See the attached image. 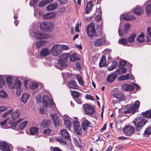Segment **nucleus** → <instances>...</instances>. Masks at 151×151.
<instances>
[{
  "mask_svg": "<svg viewBox=\"0 0 151 151\" xmlns=\"http://www.w3.org/2000/svg\"><path fill=\"white\" fill-rule=\"evenodd\" d=\"M118 63L117 61H114L112 62L111 65L109 67L108 69L109 70H112L116 67Z\"/></svg>",
  "mask_w": 151,
  "mask_h": 151,
  "instance_id": "obj_39",
  "label": "nucleus"
},
{
  "mask_svg": "<svg viewBox=\"0 0 151 151\" xmlns=\"http://www.w3.org/2000/svg\"><path fill=\"white\" fill-rule=\"evenodd\" d=\"M146 122L147 121L145 120L144 117L137 116L133 122L136 127V131H140Z\"/></svg>",
  "mask_w": 151,
  "mask_h": 151,
  "instance_id": "obj_1",
  "label": "nucleus"
},
{
  "mask_svg": "<svg viewBox=\"0 0 151 151\" xmlns=\"http://www.w3.org/2000/svg\"><path fill=\"white\" fill-rule=\"evenodd\" d=\"M29 95L27 93H23L20 99L21 101L24 103H26L29 98Z\"/></svg>",
  "mask_w": 151,
  "mask_h": 151,
  "instance_id": "obj_23",
  "label": "nucleus"
},
{
  "mask_svg": "<svg viewBox=\"0 0 151 151\" xmlns=\"http://www.w3.org/2000/svg\"><path fill=\"white\" fill-rule=\"evenodd\" d=\"M50 53V51L47 48L42 49L40 51V55L41 57H45L49 55Z\"/></svg>",
  "mask_w": 151,
  "mask_h": 151,
  "instance_id": "obj_19",
  "label": "nucleus"
},
{
  "mask_svg": "<svg viewBox=\"0 0 151 151\" xmlns=\"http://www.w3.org/2000/svg\"><path fill=\"white\" fill-rule=\"evenodd\" d=\"M137 40L139 42H143L144 40V34L141 33V34L137 37Z\"/></svg>",
  "mask_w": 151,
  "mask_h": 151,
  "instance_id": "obj_48",
  "label": "nucleus"
},
{
  "mask_svg": "<svg viewBox=\"0 0 151 151\" xmlns=\"http://www.w3.org/2000/svg\"><path fill=\"white\" fill-rule=\"evenodd\" d=\"M46 41H40L37 42L36 43L37 46L38 48H40L41 47L44 45L45 44Z\"/></svg>",
  "mask_w": 151,
  "mask_h": 151,
  "instance_id": "obj_47",
  "label": "nucleus"
},
{
  "mask_svg": "<svg viewBox=\"0 0 151 151\" xmlns=\"http://www.w3.org/2000/svg\"><path fill=\"white\" fill-rule=\"evenodd\" d=\"M6 80L9 88L12 87V84L13 83H12L13 79L10 76L7 77L6 78Z\"/></svg>",
  "mask_w": 151,
  "mask_h": 151,
  "instance_id": "obj_43",
  "label": "nucleus"
},
{
  "mask_svg": "<svg viewBox=\"0 0 151 151\" xmlns=\"http://www.w3.org/2000/svg\"><path fill=\"white\" fill-rule=\"evenodd\" d=\"M7 96V94L3 90H0V97L5 98Z\"/></svg>",
  "mask_w": 151,
  "mask_h": 151,
  "instance_id": "obj_51",
  "label": "nucleus"
},
{
  "mask_svg": "<svg viewBox=\"0 0 151 151\" xmlns=\"http://www.w3.org/2000/svg\"><path fill=\"white\" fill-rule=\"evenodd\" d=\"M119 43L120 44H122L123 45L125 46H129V45H128L127 39L126 38H122L119 39Z\"/></svg>",
  "mask_w": 151,
  "mask_h": 151,
  "instance_id": "obj_33",
  "label": "nucleus"
},
{
  "mask_svg": "<svg viewBox=\"0 0 151 151\" xmlns=\"http://www.w3.org/2000/svg\"><path fill=\"white\" fill-rule=\"evenodd\" d=\"M61 47V50H67L68 49V47L67 45H60Z\"/></svg>",
  "mask_w": 151,
  "mask_h": 151,
  "instance_id": "obj_62",
  "label": "nucleus"
},
{
  "mask_svg": "<svg viewBox=\"0 0 151 151\" xmlns=\"http://www.w3.org/2000/svg\"><path fill=\"white\" fill-rule=\"evenodd\" d=\"M126 64L127 65L126 63V61L124 60H122L120 61L118 66H123Z\"/></svg>",
  "mask_w": 151,
  "mask_h": 151,
  "instance_id": "obj_60",
  "label": "nucleus"
},
{
  "mask_svg": "<svg viewBox=\"0 0 151 151\" xmlns=\"http://www.w3.org/2000/svg\"><path fill=\"white\" fill-rule=\"evenodd\" d=\"M106 63V58L105 56L103 55L101 58L100 59L99 63V66L101 67H103L105 66Z\"/></svg>",
  "mask_w": 151,
  "mask_h": 151,
  "instance_id": "obj_35",
  "label": "nucleus"
},
{
  "mask_svg": "<svg viewBox=\"0 0 151 151\" xmlns=\"http://www.w3.org/2000/svg\"><path fill=\"white\" fill-rule=\"evenodd\" d=\"M93 6V5L92 2L91 1H89L87 3L85 9H92Z\"/></svg>",
  "mask_w": 151,
  "mask_h": 151,
  "instance_id": "obj_46",
  "label": "nucleus"
},
{
  "mask_svg": "<svg viewBox=\"0 0 151 151\" xmlns=\"http://www.w3.org/2000/svg\"><path fill=\"white\" fill-rule=\"evenodd\" d=\"M103 23L101 22L100 24H98L96 26V30L99 32H101L102 29Z\"/></svg>",
  "mask_w": 151,
  "mask_h": 151,
  "instance_id": "obj_55",
  "label": "nucleus"
},
{
  "mask_svg": "<svg viewBox=\"0 0 151 151\" xmlns=\"http://www.w3.org/2000/svg\"><path fill=\"white\" fill-rule=\"evenodd\" d=\"M133 13L137 16H139L142 14L144 11L143 10H133Z\"/></svg>",
  "mask_w": 151,
  "mask_h": 151,
  "instance_id": "obj_54",
  "label": "nucleus"
},
{
  "mask_svg": "<svg viewBox=\"0 0 151 151\" xmlns=\"http://www.w3.org/2000/svg\"><path fill=\"white\" fill-rule=\"evenodd\" d=\"M102 13L101 10H96L95 14L96 16L95 17V19L96 22H99L100 21L101 19Z\"/></svg>",
  "mask_w": 151,
  "mask_h": 151,
  "instance_id": "obj_21",
  "label": "nucleus"
},
{
  "mask_svg": "<svg viewBox=\"0 0 151 151\" xmlns=\"http://www.w3.org/2000/svg\"><path fill=\"white\" fill-rule=\"evenodd\" d=\"M51 120L45 119L43 120L41 123V125L43 127H48L50 124Z\"/></svg>",
  "mask_w": 151,
  "mask_h": 151,
  "instance_id": "obj_29",
  "label": "nucleus"
},
{
  "mask_svg": "<svg viewBox=\"0 0 151 151\" xmlns=\"http://www.w3.org/2000/svg\"><path fill=\"white\" fill-rule=\"evenodd\" d=\"M144 134L145 135H150L151 134V127H148L145 131Z\"/></svg>",
  "mask_w": 151,
  "mask_h": 151,
  "instance_id": "obj_50",
  "label": "nucleus"
},
{
  "mask_svg": "<svg viewBox=\"0 0 151 151\" xmlns=\"http://www.w3.org/2000/svg\"><path fill=\"white\" fill-rule=\"evenodd\" d=\"M83 106L86 114L91 116L94 113L95 110L91 105L86 104Z\"/></svg>",
  "mask_w": 151,
  "mask_h": 151,
  "instance_id": "obj_7",
  "label": "nucleus"
},
{
  "mask_svg": "<svg viewBox=\"0 0 151 151\" xmlns=\"http://www.w3.org/2000/svg\"><path fill=\"white\" fill-rule=\"evenodd\" d=\"M44 19H50L53 18L55 16V14L53 12L46 13L42 15Z\"/></svg>",
  "mask_w": 151,
  "mask_h": 151,
  "instance_id": "obj_22",
  "label": "nucleus"
},
{
  "mask_svg": "<svg viewBox=\"0 0 151 151\" xmlns=\"http://www.w3.org/2000/svg\"><path fill=\"white\" fill-rule=\"evenodd\" d=\"M19 115V111H15L11 114V117L13 120L14 121L17 119Z\"/></svg>",
  "mask_w": 151,
  "mask_h": 151,
  "instance_id": "obj_34",
  "label": "nucleus"
},
{
  "mask_svg": "<svg viewBox=\"0 0 151 151\" xmlns=\"http://www.w3.org/2000/svg\"><path fill=\"white\" fill-rule=\"evenodd\" d=\"M113 96L120 101H123L124 99V95L122 93H114Z\"/></svg>",
  "mask_w": 151,
  "mask_h": 151,
  "instance_id": "obj_25",
  "label": "nucleus"
},
{
  "mask_svg": "<svg viewBox=\"0 0 151 151\" xmlns=\"http://www.w3.org/2000/svg\"><path fill=\"white\" fill-rule=\"evenodd\" d=\"M57 141L62 145H66L67 142L65 139H63L61 137H58L56 138Z\"/></svg>",
  "mask_w": 151,
  "mask_h": 151,
  "instance_id": "obj_37",
  "label": "nucleus"
},
{
  "mask_svg": "<svg viewBox=\"0 0 151 151\" xmlns=\"http://www.w3.org/2000/svg\"><path fill=\"white\" fill-rule=\"evenodd\" d=\"M85 98L87 99L94 100L93 97L91 95L87 94L86 95Z\"/></svg>",
  "mask_w": 151,
  "mask_h": 151,
  "instance_id": "obj_59",
  "label": "nucleus"
},
{
  "mask_svg": "<svg viewBox=\"0 0 151 151\" xmlns=\"http://www.w3.org/2000/svg\"><path fill=\"white\" fill-rule=\"evenodd\" d=\"M136 111L135 110L134 107L132 106H130L127 108V110L124 111V114H134Z\"/></svg>",
  "mask_w": 151,
  "mask_h": 151,
  "instance_id": "obj_24",
  "label": "nucleus"
},
{
  "mask_svg": "<svg viewBox=\"0 0 151 151\" xmlns=\"http://www.w3.org/2000/svg\"><path fill=\"white\" fill-rule=\"evenodd\" d=\"M130 28V24L129 23H126L124 24V29L125 31L127 32L128 30H129Z\"/></svg>",
  "mask_w": 151,
  "mask_h": 151,
  "instance_id": "obj_57",
  "label": "nucleus"
},
{
  "mask_svg": "<svg viewBox=\"0 0 151 151\" xmlns=\"http://www.w3.org/2000/svg\"><path fill=\"white\" fill-rule=\"evenodd\" d=\"M34 36L37 39H44L47 38V35L40 32H36L34 33Z\"/></svg>",
  "mask_w": 151,
  "mask_h": 151,
  "instance_id": "obj_10",
  "label": "nucleus"
},
{
  "mask_svg": "<svg viewBox=\"0 0 151 151\" xmlns=\"http://www.w3.org/2000/svg\"><path fill=\"white\" fill-rule=\"evenodd\" d=\"M134 131V128L130 126L125 127L123 129V132L127 136H129L133 134Z\"/></svg>",
  "mask_w": 151,
  "mask_h": 151,
  "instance_id": "obj_8",
  "label": "nucleus"
},
{
  "mask_svg": "<svg viewBox=\"0 0 151 151\" xmlns=\"http://www.w3.org/2000/svg\"><path fill=\"white\" fill-rule=\"evenodd\" d=\"M69 87L70 88L76 89V83L74 80H71L69 83Z\"/></svg>",
  "mask_w": 151,
  "mask_h": 151,
  "instance_id": "obj_44",
  "label": "nucleus"
},
{
  "mask_svg": "<svg viewBox=\"0 0 151 151\" xmlns=\"http://www.w3.org/2000/svg\"><path fill=\"white\" fill-rule=\"evenodd\" d=\"M76 78L79 85L82 86H83L84 85V81L82 76L81 74H77L76 75Z\"/></svg>",
  "mask_w": 151,
  "mask_h": 151,
  "instance_id": "obj_28",
  "label": "nucleus"
},
{
  "mask_svg": "<svg viewBox=\"0 0 151 151\" xmlns=\"http://www.w3.org/2000/svg\"><path fill=\"white\" fill-rule=\"evenodd\" d=\"M22 120L21 119H19L16 122H9V124L10 125L12 128H15L16 127L17 125Z\"/></svg>",
  "mask_w": 151,
  "mask_h": 151,
  "instance_id": "obj_40",
  "label": "nucleus"
},
{
  "mask_svg": "<svg viewBox=\"0 0 151 151\" xmlns=\"http://www.w3.org/2000/svg\"><path fill=\"white\" fill-rule=\"evenodd\" d=\"M13 111L12 110H10L8 111H7V112L4 113L3 115V116L4 118H5L6 117V116L7 115H8L9 114H10L12 111Z\"/></svg>",
  "mask_w": 151,
  "mask_h": 151,
  "instance_id": "obj_63",
  "label": "nucleus"
},
{
  "mask_svg": "<svg viewBox=\"0 0 151 151\" xmlns=\"http://www.w3.org/2000/svg\"><path fill=\"white\" fill-rule=\"evenodd\" d=\"M52 118L55 126L56 127H59L60 125V123L59 121L58 116L56 114H51L50 116Z\"/></svg>",
  "mask_w": 151,
  "mask_h": 151,
  "instance_id": "obj_12",
  "label": "nucleus"
},
{
  "mask_svg": "<svg viewBox=\"0 0 151 151\" xmlns=\"http://www.w3.org/2000/svg\"><path fill=\"white\" fill-rule=\"evenodd\" d=\"M69 56L68 53L63 54L60 56L59 60L58 61V66L60 67L59 68L61 70L63 68H65L67 66L66 62Z\"/></svg>",
  "mask_w": 151,
  "mask_h": 151,
  "instance_id": "obj_2",
  "label": "nucleus"
},
{
  "mask_svg": "<svg viewBox=\"0 0 151 151\" xmlns=\"http://www.w3.org/2000/svg\"><path fill=\"white\" fill-rule=\"evenodd\" d=\"M118 33L120 36H124L126 35L127 32L124 29L123 30V27H120L118 29Z\"/></svg>",
  "mask_w": 151,
  "mask_h": 151,
  "instance_id": "obj_32",
  "label": "nucleus"
},
{
  "mask_svg": "<svg viewBox=\"0 0 151 151\" xmlns=\"http://www.w3.org/2000/svg\"><path fill=\"white\" fill-rule=\"evenodd\" d=\"M42 97L40 95H37L36 98L37 102V104H39L41 102Z\"/></svg>",
  "mask_w": 151,
  "mask_h": 151,
  "instance_id": "obj_64",
  "label": "nucleus"
},
{
  "mask_svg": "<svg viewBox=\"0 0 151 151\" xmlns=\"http://www.w3.org/2000/svg\"><path fill=\"white\" fill-rule=\"evenodd\" d=\"M81 94L78 91H76V102L78 104H81L82 101L81 100Z\"/></svg>",
  "mask_w": 151,
  "mask_h": 151,
  "instance_id": "obj_42",
  "label": "nucleus"
},
{
  "mask_svg": "<svg viewBox=\"0 0 151 151\" xmlns=\"http://www.w3.org/2000/svg\"><path fill=\"white\" fill-rule=\"evenodd\" d=\"M61 134L63 137L65 139L69 140L70 139V137L68 132L65 129L62 130L61 131Z\"/></svg>",
  "mask_w": 151,
  "mask_h": 151,
  "instance_id": "obj_20",
  "label": "nucleus"
},
{
  "mask_svg": "<svg viewBox=\"0 0 151 151\" xmlns=\"http://www.w3.org/2000/svg\"><path fill=\"white\" fill-rule=\"evenodd\" d=\"M122 90L123 91H131L134 88V87L132 85L130 84H125L121 86Z\"/></svg>",
  "mask_w": 151,
  "mask_h": 151,
  "instance_id": "obj_16",
  "label": "nucleus"
},
{
  "mask_svg": "<svg viewBox=\"0 0 151 151\" xmlns=\"http://www.w3.org/2000/svg\"><path fill=\"white\" fill-rule=\"evenodd\" d=\"M0 149L3 151H10V148L8 144L5 142L0 143Z\"/></svg>",
  "mask_w": 151,
  "mask_h": 151,
  "instance_id": "obj_15",
  "label": "nucleus"
},
{
  "mask_svg": "<svg viewBox=\"0 0 151 151\" xmlns=\"http://www.w3.org/2000/svg\"><path fill=\"white\" fill-rule=\"evenodd\" d=\"M118 79L119 81H123L126 80L128 79H130L133 80L134 78L133 75L129 73L125 75H122L119 77Z\"/></svg>",
  "mask_w": 151,
  "mask_h": 151,
  "instance_id": "obj_17",
  "label": "nucleus"
},
{
  "mask_svg": "<svg viewBox=\"0 0 151 151\" xmlns=\"http://www.w3.org/2000/svg\"><path fill=\"white\" fill-rule=\"evenodd\" d=\"M140 105V102L138 101H137L131 106L134 107V109L136 110V109H137L139 107Z\"/></svg>",
  "mask_w": 151,
  "mask_h": 151,
  "instance_id": "obj_49",
  "label": "nucleus"
},
{
  "mask_svg": "<svg viewBox=\"0 0 151 151\" xmlns=\"http://www.w3.org/2000/svg\"><path fill=\"white\" fill-rule=\"evenodd\" d=\"M21 81L18 80L16 81L14 83H13L12 84V87L11 88L14 89V88H19L21 87Z\"/></svg>",
  "mask_w": 151,
  "mask_h": 151,
  "instance_id": "obj_31",
  "label": "nucleus"
},
{
  "mask_svg": "<svg viewBox=\"0 0 151 151\" xmlns=\"http://www.w3.org/2000/svg\"><path fill=\"white\" fill-rule=\"evenodd\" d=\"M42 104L45 108H50L54 105V103L52 100L50 99L47 96L44 95L43 96Z\"/></svg>",
  "mask_w": 151,
  "mask_h": 151,
  "instance_id": "obj_5",
  "label": "nucleus"
},
{
  "mask_svg": "<svg viewBox=\"0 0 151 151\" xmlns=\"http://www.w3.org/2000/svg\"><path fill=\"white\" fill-rule=\"evenodd\" d=\"M58 6L57 3L54 2L47 6L46 9H56Z\"/></svg>",
  "mask_w": 151,
  "mask_h": 151,
  "instance_id": "obj_30",
  "label": "nucleus"
},
{
  "mask_svg": "<svg viewBox=\"0 0 151 151\" xmlns=\"http://www.w3.org/2000/svg\"><path fill=\"white\" fill-rule=\"evenodd\" d=\"M91 124V123L86 119H85L82 122V128L83 130L86 132V133L87 130L88 128L90 127Z\"/></svg>",
  "mask_w": 151,
  "mask_h": 151,
  "instance_id": "obj_13",
  "label": "nucleus"
},
{
  "mask_svg": "<svg viewBox=\"0 0 151 151\" xmlns=\"http://www.w3.org/2000/svg\"><path fill=\"white\" fill-rule=\"evenodd\" d=\"M122 17L123 19L127 21L133 19H135L136 18L135 17H134L133 16H130L127 14L122 15Z\"/></svg>",
  "mask_w": 151,
  "mask_h": 151,
  "instance_id": "obj_26",
  "label": "nucleus"
},
{
  "mask_svg": "<svg viewBox=\"0 0 151 151\" xmlns=\"http://www.w3.org/2000/svg\"><path fill=\"white\" fill-rule=\"evenodd\" d=\"M117 74L115 73H111L107 76L106 80L109 83H112L114 81L117 77Z\"/></svg>",
  "mask_w": 151,
  "mask_h": 151,
  "instance_id": "obj_9",
  "label": "nucleus"
},
{
  "mask_svg": "<svg viewBox=\"0 0 151 151\" xmlns=\"http://www.w3.org/2000/svg\"><path fill=\"white\" fill-rule=\"evenodd\" d=\"M118 67V68L116 71V73H118L119 74H122L125 73L126 72L127 70L125 67L122 66Z\"/></svg>",
  "mask_w": 151,
  "mask_h": 151,
  "instance_id": "obj_27",
  "label": "nucleus"
},
{
  "mask_svg": "<svg viewBox=\"0 0 151 151\" xmlns=\"http://www.w3.org/2000/svg\"><path fill=\"white\" fill-rule=\"evenodd\" d=\"M142 116L147 117H150L151 118V110L147 111L145 112H142Z\"/></svg>",
  "mask_w": 151,
  "mask_h": 151,
  "instance_id": "obj_45",
  "label": "nucleus"
},
{
  "mask_svg": "<svg viewBox=\"0 0 151 151\" xmlns=\"http://www.w3.org/2000/svg\"><path fill=\"white\" fill-rule=\"evenodd\" d=\"M28 122L27 121L23 122L18 125V129L19 130H22L26 126Z\"/></svg>",
  "mask_w": 151,
  "mask_h": 151,
  "instance_id": "obj_41",
  "label": "nucleus"
},
{
  "mask_svg": "<svg viewBox=\"0 0 151 151\" xmlns=\"http://www.w3.org/2000/svg\"><path fill=\"white\" fill-rule=\"evenodd\" d=\"M82 133V129L81 127L77 126L76 125V134L78 135H81Z\"/></svg>",
  "mask_w": 151,
  "mask_h": 151,
  "instance_id": "obj_52",
  "label": "nucleus"
},
{
  "mask_svg": "<svg viewBox=\"0 0 151 151\" xmlns=\"http://www.w3.org/2000/svg\"><path fill=\"white\" fill-rule=\"evenodd\" d=\"M105 42V40L104 39L97 38L95 40L93 44L96 47L104 45Z\"/></svg>",
  "mask_w": 151,
  "mask_h": 151,
  "instance_id": "obj_14",
  "label": "nucleus"
},
{
  "mask_svg": "<svg viewBox=\"0 0 151 151\" xmlns=\"http://www.w3.org/2000/svg\"><path fill=\"white\" fill-rule=\"evenodd\" d=\"M38 1L39 0H31L29 3L30 6H33V5H35Z\"/></svg>",
  "mask_w": 151,
  "mask_h": 151,
  "instance_id": "obj_61",
  "label": "nucleus"
},
{
  "mask_svg": "<svg viewBox=\"0 0 151 151\" xmlns=\"http://www.w3.org/2000/svg\"><path fill=\"white\" fill-rule=\"evenodd\" d=\"M52 118L55 126L56 127H59L60 125V123L59 121L58 116L56 114H51L50 116Z\"/></svg>",
  "mask_w": 151,
  "mask_h": 151,
  "instance_id": "obj_11",
  "label": "nucleus"
},
{
  "mask_svg": "<svg viewBox=\"0 0 151 151\" xmlns=\"http://www.w3.org/2000/svg\"><path fill=\"white\" fill-rule=\"evenodd\" d=\"M70 60L72 62L76 61V53H73L70 56Z\"/></svg>",
  "mask_w": 151,
  "mask_h": 151,
  "instance_id": "obj_56",
  "label": "nucleus"
},
{
  "mask_svg": "<svg viewBox=\"0 0 151 151\" xmlns=\"http://www.w3.org/2000/svg\"><path fill=\"white\" fill-rule=\"evenodd\" d=\"M47 4L45 1L44 0H42L39 3V6L40 7L42 8L44 7Z\"/></svg>",
  "mask_w": 151,
  "mask_h": 151,
  "instance_id": "obj_53",
  "label": "nucleus"
},
{
  "mask_svg": "<svg viewBox=\"0 0 151 151\" xmlns=\"http://www.w3.org/2000/svg\"><path fill=\"white\" fill-rule=\"evenodd\" d=\"M38 87V85L35 83H32L31 88L32 89H35L37 88Z\"/></svg>",
  "mask_w": 151,
  "mask_h": 151,
  "instance_id": "obj_58",
  "label": "nucleus"
},
{
  "mask_svg": "<svg viewBox=\"0 0 151 151\" xmlns=\"http://www.w3.org/2000/svg\"><path fill=\"white\" fill-rule=\"evenodd\" d=\"M54 24L52 23L44 22L40 25L41 30L46 32L52 31L53 29Z\"/></svg>",
  "mask_w": 151,
  "mask_h": 151,
  "instance_id": "obj_3",
  "label": "nucleus"
},
{
  "mask_svg": "<svg viewBox=\"0 0 151 151\" xmlns=\"http://www.w3.org/2000/svg\"><path fill=\"white\" fill-rule=\"evenodd\" d=\"M136 35L134 33H132L130 36L127 39V41L130 43L133 42L134 40V38L136 37Z\"/></svg>",
  "mask_w": 151,
  "mask_h": 151,
  "instance_id": "obj_38",
  "label": "nucleus"
},
{
  "mask_svg": "<svg viewBox=\"0 0 151 151\" xmlns=\"http://www.w3.org/2000/svg\"><path fill=\"white\" fill-rule=\"evenodd\" d=\"M64 124L68 130H70V128L71 125V122L69 120V117L65 116L63 119Z\"/></svg>",
  "mask_w": 151,
  "mask_h": 151,
  "instance_id": "obj_18",
  "label": "nucleus"
},
{
  "mask_svg": "<svg viewBox=\"0 0 151 151\" xmlns=\"http://www.w3.org/2000/svg\"><path fill=\"white\" fill-rule=\"evenodd\" d=\"M95 25L93 23H91L86 27V31L89 36L93 37L96 35Z\"/></svg>",
  "mask_w": 151,
  "mask_h": 151,
  "instance_id": "obj_4",
  "label": "nucleus"
},
{
  "mask_svg": "<svg viewBox=\"0 0 151 151\" xmlns=\"http://www.w3.org/2000/svg\"><path fill=\"white\" fill-rule=\"evenodd\" d=\"M30 134L32 135H36L38 133V129L37 127H32L30 130Z\"/></svg>",
  "mask_w": 151,
  "mask_h": 151,
  "instance_id": "obj_36",
  "label": "nucleus"
},
{
  "mask_svg": "<svg viewBox=\"0 0 151 151\" xmlns=\"http://www.w3.org/2000/svg\"><path fill=\"white\" fill-rule=\"evenodd\" d=\"M52 54L55 56H58L61 53V47L60 44L55 45L51 48Z\"/></svg>",
  "mask_w": 151,
  "mask_h": 151,
  "instance_id": "obj_6",
  "label": "nucleus"
}]
</instances>
